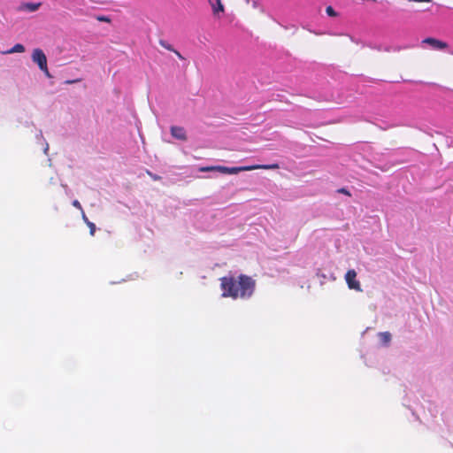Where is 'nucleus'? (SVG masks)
<instances>
[{"mask_svg":"<svg viewBox=\"0 0 453 453\" xmlns=\"http://www.w3.org/2000/svg\"><path fill=\"white\" fill-rule=\"evenodd\" d=\"M73 205L75 208L79 209L81 211H83V209H82V207H81V203H80L78 200H73Z\"/></svg>","mask_w":453,"mask_h":453,"instance_id":"17","label":"nucleus"},{"mask_svg":"<svg viewBox=\"0 0 453 453\" xmlns=\"http://www.w3.org/2000/svg\"><path fill=\"white\" fill-rule=\"evenodd\" d=\"M215 170H216V166H207V167L200 168V172H211V171H215Z\"/></svg>","mask_w":453,"mask_h":453,"instance_id":"16","label":"nucleus"},{"mask_svg":"<svg viewBox=\"0 0 453 453\" xmlns=\"http://www.w3.org/2000/svg\"><path fill=\"white\" fill-rule=\"evenodd\" d=\"M223 297L233 299L250 298L255 290L256 281L250 276L241 274L238 278L224 276L219 279Z\"/></svg>","mask_w":453,"mask_h":453,"instance_id":"1","label":"nucleus"},{"mask_svg":"<svg viewBox=\"0 0 453 453\" xmlns=\"http://www.w3.org/2000/svg\"><path fill=\"white\" fill-rule=\"evenodd\" d=\"M215 171H218V172H219V173H226V174H227V173H228V167H226V166H222V165H218V166H216V170H215Z\"/></svg>","mask_w":453,"mask_h":453,"instance_id":"14","label":"nucleus"},{"mask_svg":"<svg viewBox=\"0 0 453 453\" xmlns=\"http://www.w3.org/2000/svg\"><path fill=\"white\" fill-rule=\"evenodd\" d=\"M211 4L214 14H217L219 12H224L225 9L223 4L221 3V0H215V4L211 3Z\"/></svg>","mask_w":453,"mask_h":453,"instance_id":"8","label":"nucleus"},{"mask_svg":"<svg viewBox=\"0 0 453 453\" xmlns=\"http://www.w3.org/2000/svg\"><path fill=\"white\" fill-rule=\"evenodd\" d=\"M338 192H339V193H342V194H344V195H346V196H351V194L349 193V191L348 189L344 188H340V189L338 190Z\"/></svg>","mask_w":453,"mask_h":453,"instance_id":"18","label":"nucleus"},{"mask_svg":"<svg viewBox=\"0 0 453 453\" xmlns=\"http://www.w3.org/2000/svg\"><path fill=\"white\" fill-rule=\"evenodd\" d=\"M81 217H82L83 221H84L86 224H88V222H90V221L88 220V219L87 218V216H86V214H85L84 211H81Z\"/></svg>","mask_w":453,"mask_h":453,"instance_id":"19","label":"nucleus"},{"mask_svg":"<svg viewBox=\"0 0 453 453\" xmlns=\"http://www.w3.org/2000/svg\"><path fill=\"white\" fill-rule=\"evenodd\" d=\"M78 80H74V81H66L65 83H68V84H71V83H74V82H77Z\"/></svg>","mask_w":453,"mask_h":453,"instance_id":"22","label":"nucleus"},{"mask_svg":"<svg viewBox=\"0 0 453 453\" xmlns=\"http://www.w3.org/2000/svg\"><path fill=\"white\" fill-rule=\"evenodd\" d=\"M32 60L34 63L37 64L39 69L49 78L51 77L48 65H47V58L42 50L35 49L32 53Z\"/></svg>","mask_w":453,"mask_h":453,"instance_id":"2","label":"nucleus"},{"mask_svg":"<svg viewBox=\"0 0 453 453\" xmlns=\"http://www.w3.org/2000/svg\"><path fill=\"white\" fill-rule=\"evenodd\" d=\"M380 338L384 343H388L391 340V334L388 332H383L380 334Z\"/></svg>","mask_w":453,"mask_h":453,"instance_id":"10","label":"nucleus"},{"mask_svg":"<svg viewBox=\"0 0 453 453\" xmlns=\"http://www.w3.org/2000/svg\"><path fill=\"white\" fill-rule=\"evenodd\" d=\"M345 280L349 288L358 292L362 291L360 282L357 280V273L354 269L347 271L345 274Z\"/></svg>","mask_w":453,"mask_h":453,"instance_id":"4","label":"nucleus"},{"mask_svg":"<svg viewBox=\"0 0 453 453\" xmlns=\"http://www.w3.org/2000/svg\"><path fill=\"white\" fill-rule=\"evenodd\" d=\"M410 2H417V3H429L431 0H409Z\"/></svg>","mask_w":453,"mask_h":453,"instance_id":"21","label":"nucleus"},{"mask_svg":"<svg viewBox=\"0 0 453 453\" xmlns=\"http://www.w3.org/2000/svg\"><path fill=\"white\" fill-rule=\"evenodd\" d=\"M96 19L101 22L110 23L111 19L108 16H97Z\"/></svg>","mask_w":453,"mask_h":453,"instance_id":"15","label":"nucleus"},{"mask_svg":"<svg viewBox=\"0 0 453 453\" xmlns=\"http://www.w3.org/2000/svg\"><path fill=\"white\" fill-rule=\"evenodd\" d=\"M279 165L277 164L273 165H255L250 166H240V167H228L227 174H236L240 172L244 171H251L256 169H278Z\"/></svg>","mask_w":453,"mask_h":453,"instance_id":"3","label":"nucleus"},{"mask_svg":"<svg viewBox=\"0 0 453 453\" xmlns=\"http://www.w3.org/2000/svg\"><path fill=\"white\" fill-rule=\"evenodd\" d=\"M171 134L180 141H187L188 137L186 131L182 127L173 126L171 127Z\"/></svg>","mask_w":453,"mask_h":453,"instance_id":"6","label":"nucleus"},{"mask_svg":"<svg viewBox=\"0 0 453 453\" xmlns=\"http://www.w3.org/2000/svg\"><path fill=\"white\" fill-rule=\"evenodd\" d=\"M422 43L430 45L435 50H445L448 48V43L433 37H427L422 41Z\"/></svg>","mask_w":453,"mask_h":453,"instance_id":"5","label":"nucleus"},{"mask_svg":"<svg viewBox=\"0 0 453 453\" xmlns=\"http://www.w3.org/2000/svg\"><path fill=\"white\" fill-rule=\"evenodd\" d=\"M173 53L180 58V59H184L183 56L180 54V51L178 50H173Z\"/></svg>","mask_w":453,"mask_h":453,"instance_id":"20","label":"nucleus"},{"mask_svg":"<svg viewBox=\"0 0 453 453\" xmlns=\"http://www.w3.org/2000/svg\"><path fill=\"white\" fill-rule=\"evenodd\" d=\"M86 225H87V226H88V228H89V234H90V235H92V236H93V235L95 234V233H96V225H95L93 222H91V221H90V222H88V224H86Z\"/></svg>","mask_w":453,"mask_h":453,"instance_id":"12","label":"nucleus"},{"mask_svg":"<svg viewBox=\"0 0 453 453\" xmlns=\"http://www.w3.org/2000/svg\"><path fill=\"white\" fill-rule=\"evenodd\" d=\"M24 51H25V47L20 43H17L12 49H10L3 53L4 54H12V53H22Z\"/></svg>","mask_w":453,"mask_h":453,"instance_id":"7","label":"nucleus"},{"mask_svg":"<svg viewBox=\"0 0 453 453\" xmlns=\"http://www.w3.org/2000/svg\"><path fill=\"white\" fill-rule=\"evenodd\" d=\"M326 12L328 16H331V17H335L336 16V12H334V8L332 6H327L326 8Z\"/></svg>","mask_w":453,"mask_h":453,"instance_id":"13","label":"nucleus"},{"mask_svg":"<svg viewBox=\"0 0 453 453\" xmlns=\"http://www.w3.org/2000/svg\"><path fill=\"white\" fill-rule=\"evenodd\" d=\"M42 5L41 3H27L23 5V9L27 10L30 12L37 11L40 6Z\"/></svg>","mask_w":453,"mask_h":453,"instance_id":"9","label":"nucleus"},{"mask_svg":"<svg viewBox=\"0 0 453 453\" xmlns=\"http://www.w3.org/2000/svg\"><path fill=\"white\" fill-rule=\"evenodd\" d=\"M159 44L169 51L173 52V50H175L173 47L165 40H160Z\"/></svg>","mask_w":453,"mask_h":453,"instance_id":"11","label":"nucleus"}]
</instances>
